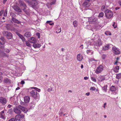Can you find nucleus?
I'll list each match as a JSON object with an SVG mask.
<instances>
[{"label": "nucleus", "instance_id": "f257e3e1", "mask_svg": "<svg viewBox=\"0 0 121 121\" xmlns=\"http://www.w3.org/2000/svg\"><path fill=\"white\" fill-rule=\"evenodd\" d=\"M21 110L24 113H26L28 111L27 109L19 105L17 106L13 109L14 112L17 114H20L21 112Z\"/></svg>", "mask_w": 121, "mask_h": 121}, {"label": "nucleus", "instance_id": "f03ea898", "mask_svg": "<svg viewBox=\"0 0 121 121\" xmlns=\"http://www.w3.org/2000/svg\"><path fill=\"white\" fill-rule=\"evenodd\" d=\"M104 13L105 14V16L108 19L111 18L113 15V13L112 12L108 9L105 11Z\"/></svg>", "mask_w": 121, "mask_h": 121}, {"label": "nucleus", "instance_id": "7ed1b4c3", "mask_svg": "<svg viewBox=\"0 0 121 121\" xmlns=\"http://www.w3.org/2000/svg\"><path fill=\"white\" fill-rule=\"evenodd\" d=\"M30 95L31 96L35 98H37L39 97V95L35 90H33L30 92Z\"/></svg>", "mask_w": 121, "mask_h": 121}, {"label": "nucleus", "instance_id": "20e7f679", "mask_svg": "<svg viewBox=\"0 0 121 121\" xmlns=\"http://www.w3.org/2000/svg\"><path fill=\"white\" fill-rule=\"evenodd\" d=\"M103 43L101 40L100 39H99L97 40L95 42L93 43V45L95 47V48L96 47L97 48L98 47H99Z\"/></svg>", "mask_w": 121, "mask_h": 121}, {"label": "nucleus", "instance_id": "39448f33", "mask_svg": "<svg viewBox=\"0 0 121 121\" xmlns=\"http://www.w3.org/2000/svg\"><path fill=\"white\" fill-rule=\"evenodd\" d=\"M3 34L4 36H6L7 38L8 39H11L12 37V35L11 33L6 31H4Z\"/></svg>", "mask_w": 121, "mask_h": 121}, {"label": "nucleus", "instance_id": "423d86ee", "mask_svg": "<svg viewBox=\"0 0 121 121\" xmlns=\"http://www.w3.org/2000/svg\"><path fill=\"white\" fill-rule=\"evenodd\" d=\"M103 66L102 65H100L95 71V73L97 74L100 73L103 70Z\"/></svg>", "mask_w": 121, "mask_h": 121}, {"label": "nucleus", "instance_id": "0eeeda50", "mask_svg": "<svg viewBox=\"0 0 121 121\" xmlns=\"http://www.w3.org/2000/svg\"><path fill=\"white\" fill-rule=\"evenodd\" d=\"M97 18L94 17H91L89 18L88 19L89 21L91 23L94 24L97 22Z\"/></svg>", "mask_w": 121, "mask_h": 121}, {"label": "nucleus", "instance_id": "6e6552de", "mask_svg": "<svg viewBox=\"0 0 121 121\" xmlns=\"http://www.w3.org/2000/svg\"><path fill=\"white\" fill-rule=\"evenodd\" d=\"M5 40L3 37L0 38V48H4V43Z\"/></svg>", "mask_w": 121, "mask_h": 121}, {"label": "nucleus", "instance_id": "1a4fd4ad", "mask_svg": "<svg viewBox=\"0 0 121 121\" xmlns=\"http://www.w3.org/2000/svg\"><path fill=\"white\" fill-rule=\"evenodd\" d=\"M19 4L21 6H22L24 9L23 10L25 11V10L26 8V4L22 0H20L19 1Z\"/></svg>", "mask_w": 121, "mask_h": 121}, {"label": "nucleus", "instance_id": "9d476101", "mask_svg": "<svg viewBox=\"0 0 121 121\" xmlns=\"http://www.w3.org/2000/svg\"><path fill=\"white\" fill-rule=\"evenodd\" d=\"M24 115L23 114H19L16 116L15 118L18 120H22L24 117Z\"/></svg>", "mask_w": 121, "mask_h": 121}, {"label": "nucleus", "instance_id": "9b49d317", "mask_svg": "<svg viewBox=\"0 0 121 121\" xmlns=\"http://www.w3.org/2000/svg\"><path fill=\"white\" fill-rule=\"evenodd\" d=\"M12 8L15 11L19 12H21L22 11L19 7L16 5H14L13 6H12Z\"/></svg>", "mask_w": 121, "mask_h": 121}, {"label": "nucleus", "instance_id": "f8f14e48", "mask_svg": "<svg viewBox=\"0 0 121 121\" xmlns=\"http://www.w3.org/2000/svg\"><path fill=\"white\" fill-rule=\"evenodd\" d=\"M112 50L113 52L116 54H119L120 53V52L118 49L115 46L112 47Z\"/></svg>", "mask_w": 121, "mask_h": 121}, {"label": "nucleus", "instance_id": "ddd939ff", "mask_svg": "<svg viewBox=\"0 0 121 121\" xmlns=\"http://www.w3.org/2000/svg\"><path fill=\"white\" fill-rule=\"evenodd\" d=\"M7 103V100L6 99L2 97L0 98V103L3 105H5Z\"/></svg>", "mask_w": 121, "mask_h": 121}, {"label": "nucleus", "instance_id": "4468645a", "mask_svg": "<svg viewBox=\"0 0 121 121\" xmlns=\"http://www.w3.org/2000/svg\"><path fill=\"white\" fill-rule=\"evenodd\" d=\"M90 0H86L83 4V6L86 7H88L90 5Z\"/></svg>", "mask_w": 121, "mask_h": 121}, {"label": "nucleus", "instance_id": "2eb2a0df", "mask_svg": "<svg viewBox=\"0 0 121 121\" xmlns=\"http://www.w3.org/2000/svg\"><path fill=\"white\" fill-rule=\"evenodd\" d=\"M38 4V2L36 0H31L30 5L32 6H35L37 5Z\"/></svg>", "mask_w": 121, "mask_h": 121}, {"label": "nucleus", "instance_id": "dca6fc26", "mask_svg": "<svg viewBox=\"0 0 121 121\" xmlns=\"http://www.w3.org/2000/svg\"><path fill=\"white\" fill-rule=\"evenodd\" d=\"M24 100L25 102L26 103H28L29 102L30 100V98L28 96H26L24 97Z\"/></svg>", "mask_w": 121, "mask_h": 121}, {"label": "nucleus", "instance_id": "f3484780", "mask_svg": "<svg viewBox=\"0 0 121 121\" xmlns=\"http://www.w3.org/2000/svg\"><path fill=\"white\" fill-rule=\"evenodd\" d=\"M77 58L78 61H80L83 59V56L81 54H79L77 55Z\"/></svg>", "mask_w": 121, "mask_h": 121}, {"label": "nucleus", "instance_id": "a211bd4d", "mask_svg": "<svg viewBox=\"0 0 121 121\" xmlns=\"http://www.w3.org/2000/svg\"><path fill=\"white\" fill-rule=\"evenodd\" d=\"M98 81L99 82H101L105 80L104 77L103 76H100L98 78Z\"/></svg>", "mask_w": 121, "mask_h": 121}, {"label": "nucleus", "instance_id": "6ab92c4d", "mask_svg": "<svg viewBox=\"0 0 121 121\" xmlns=\"http://www.w3.org/2000/svg\"><path fill=\"white\" fill-rule=\"evenodd\" d=\"M24 35L27 37H29L31 36V34L30 32H27L24 34Z\"/></svg>", "mask_w": 121, "mask_h": 121}, {"label": "nucleus", "instance_id": "aec40b11", "mask_svg": "<svg viewBox=\"0 0 121 121\" xmlns=\"http://www.w3.org/2000/svg\"><path fill=\"white\" fill-rule=\"evenodd\" d=\"M110 48L109 44H108L107 45L103 46V50L105 51L108 50Z\"/></svg>", "mask_w": 121, "mask_h": 121}, {"label": "nucleus", "instance_id": "412c9836", "mask_svg": "<svg viewBox=\"0 0 121 121\" xmlns=\"http://www.w3.org/2000/svg\"><path fill=\"white\" fill-rule=\"evenodd\" d=\"M12 20L14 22L17 24H19L21 23L20 21H18L15 18H12Z\"/></svg>", "mask_w": 121, "mask_h": 121}, {"label": "nucleus", "instance_id": "4be33fe9", "mask_svg": "<svg viewBox=\"0 0 121 121\" xmlns=\"http://www.w3.org/2000/svg\"><path fill=\"white\" fill-rule=\"evenodd\" d=\"M4 111H3L0 112V117L4 119H5V117L4 115Z\"/></svg>", "mask_w": 121, "mask_h": 121}, {"label": "nucleus", "instance_id": "5701e85b", "mask_svg": "<svg viewBox=\"0 0 121 121\" xmlns=\"http://www.w3.org/2000/svg\"><path fill=\"white\" fill-rule=\"evenodd\" d=\"M41 46V45L40 44L35 43H34L33 45V46L35 48H39Z\"/></svg>", "mask_w": 121, "mask_h": 121}, {"label": "nucleus", "instance_id": "b1692460", "mask_svg": "<svg viewBox=\"0 0 121 121\" xmlns=\"http://www.w3.org/2000/svg\"><path fill=\"white\" fill-rule=\"evenodd\" d=\"M17 35L23 41H26V39L23 36L19 33H18Z\"/></svg>", "mask_w": 121, "mask_h": 121}, {"label": "nucleus", "instance_id": "393cba45", "mask_svg": "<svg viewBox=\"0 0 121 121\" xmlns=\"http://www.w3.org/2000/svg\"><path fill=\"white\" fill-rule=\"evenodd\" d=\"M29 41L31 43H35L36 42V39L34 37H31Z\"/></svg>", "mask_w": 121, "mask_h": 121}, {"label": "nucleus", "instance_id": "a878e982", "mask_svg": "<svg viewBox=\"0 0 121 121\" xmlns=\"http://www.w3.org/2000/svg\"><path fill=\"white\" fill-rule=\"evenodd\" d=\"M119 69V67L118 66H116L113 69V71L116 73H117L118 72Z\"/></svg>", "mask_w": 121, "mask_h": 121}, {"label": "nucleus", "instance_id": "bb28decb", "mask_svg": "<svg viewBox=\"0 0 121 121\" xmlns=\"http://www.w3.org/2000/svg\"><path fill=\"white\" fill-rule=\"evenodd\" d=\"M110 89L112 91H115L116 90V88L115 86H112L110 87Z\"/></svg>", "mask_w": 121, "mask_h": 121}, {"label": "nucleus", "instance_id": "cd10ccee", "mask_svg": "<svg viewBox=\"0 0 121 121\" xmlns=\"http://www.w3.org/2000/svg\"><path fill=\"white\" fill-rule=\"evenodd\" d=\"M4 81L5 83H10V80L7 78L4 79Z\"/></svg>", "mask_w": 121, "mask_h": 121}, {"label": "nucleus", "instance_id": "c85d7f7f", "mask_svg": "<svg viewBox=\"0 0 121 121\" xmlns=\"http://www.w3.org/2000/svg\"><path fill=\"white\" fill-rule=\"evenodd\" d=\"M10 16L12 17V18H15L16 17V15L14 13L12 12L10 14Z\"/></svg>", "mask_w": 121, "mask_h": 121}, {"label": "nucleus", "instance_id": "c756f323", "mask_svg": "<svg viewBox=\"0 0 121 121\" xmlns=\"http://www.w3.org/2000/svg\"><path fill=\"white\" fill-rule=\"evenodd\" d=\"M117 75L116 78L118 79H119L121 78V73H119L116 74Z\"/></svg>", "mask_w": 121, "mask_h": 121}, {"label": "nucleus", "instance_id": "7c9ffc66", "mask_svg": "<svg viewBox=\"0 0 121 121\" xmlns=\"http://www.w3.org/2000/svg\"><path fill=\"white\" fill-rule=\"evenodd\" d=\"M1 55L3 56L7 57L8 56V55L7 54H6L4 52H2L1 54Z\"/></svg>", "mask_w": 121, "mask_h": 121}, {"label": "nucleus", "instance_id": "2f4dec72", "mask_svg": "<svg viewBox=\"0 0 121 121\" xmlns=\"http://www.w3.org/2000/svg\"><path fill=\"white\" fill-rule=\"evenodd\" d=\"M73 24L74 26L75 27H77L78 25L77 22L76 21H75L73 22Z\"/></svg>", "mask_w": 121, "mask_h": 121}, {"label": "nucleus", "instance_id": "473e14b6", "mask_svg": "<svg viewBox=\"0 0 121 121\" xmlns=\"http://www.w3.org/2000/svg\"><path fill=\"white\" fill-rule=\"evenodd\" d=\"M107 85H106L104 86L103 87H102L103 90L105 92L107 91Z\"/></svg>", "mask_w": 121, "mask_h": 121}, {"label": "nucleus", "instance_id": "72a5a7b5", "mask_svg": "<svg viewBox=\"0 0 121 121\" xmlns=\"http://www.w3.org/2000/svg\"><path fill=\"white\" fill-rule=\"evenodd\" d=\"M2 51L4 52H6L7 53H9V50L8 49H7L6 50L4 48H2Z\"/></svg>", "mask_w": 121, "mask_h": 121}, {"label": "nucleus", "instance_id": "f704fd0d", "mask_svg": "<svg viewBox=\"0 0 121 121\" xmlns=\"http://www.w3.org/2000/svg\"><path fill=\"white\" fill-rule=\"evenodd\" d=\"M104 16V13L103 12L100 13L98 15L99 17H103Z\"/></svg>", "mask_w": 121, "mask_h": 121}, {"label": "nucleus", "instance_id": "c9c22d12", "mask_svg": "<svg viewBox=\"0 0 121 121\" xmlns=\"http://www.w3.org/2000/svg\"><path fill=\"white\" fill-rule=\"evenodd\" d=\"M26 42V45L29 47H30L31 46V44L29 42L27 41H25Z\"/></svg>", "mask_w": 121, "mask_h": 121}, {"label": "nucleus", "instance_id": "e433bc0d", "mask_svg": "<svg viewBox=\"0 0 121 121\" xmlns=\"http://www.w3.org/2000/svg\"><path fill=\"white\" fill-rule=\"evenodd\" d=\"M7 10L6 9L5 10L4 13V17H6L7 15Z\"/></svg>", "mask_w": 121, "mask_h": 121}, {"label": "nucleus", "instance_id": "4c0bfd02", "mask_svg": "<svg viewBox=\"0 0 121 121\" xmlns=\"http://www.w3.org/2000/svg\"><path fill=\"white\" fill-rule=\"evenodd\" d=\"M52 2L50 4L51 5L55 4L56 2V0H51Z\"/></svg>", "mask_w": 121, "mask_h": 121}, {"label": "nucleus", "instance_id": "58836bf2", "mask_svg": "<svg viewBox=\"0 0 121 121\" xmlns=\"http://www.w3.org/2000/svg\"><path fill=\"white\" fill-rule=\"evenodd\" d=\"M91 79L92 81L94 82H96V80L95 78L94 77H91Z\"/></svg>", "mask_w": 121, "mask_h": 121}, {"label": "nucleus", "instance_id": "ea45409f", "mask_svg": "<svg viewBox=\"0 0 121 121\" xmlns=\"http://www.w3.org/2000/svg\"><path fill=\"white\" fill-rule=\"evenodd\" d=\"M17 119L15 118L14 119V118H11L9 120V121H17Z\"/></svg>", "mask_w": 121, "mask_h": 121}, {"label": "nucleus", "instance_id": "a19ab883", "mask_svg": "<svg viewBox=\"0 0 121 121\" xmlns=\"http://www.w3.org/2000/svg\"><path fill=\"white\" fill-rule=\"evenodd\" d=\"M13 24H12V26H14L15 27H18V26L17 24H15V23H13V22L11 21V22Z\"/></svg>", "mask_w": 121, "mask_h": 121}, {"label": "nucleus", "instance_id": "79ce46f5", "mask_svg": "<svg viewBox=\"0 0 121 121\" xmlns=\"http://www.w3.org/2000/svg\"><path fill=\"white\" fill-rule=\"evenodd\" d=\"M92 52V50L90 49L87 50L86 51V53L88 54H90V53L91 52Z\"/></svg>", "mask_w": 121, "mask_h": 121}, {"label": "nucleus", "instance_id": "37998d69", "mask_svg": "<svg viewBox=\"0 0 121 121\" xmlns=\"http://www.w3.org/2000/svg\"><path fill=\"white\" fill-rule=\"evenodd\" d=\"M105 34L107 35H111V33L109 32L108 31L105 32Z\"/></svg>", "mask_w": 121, "mask_h": 121}, {"label": "nucleus", "instance_id": "c03bdc74", "mask_svg": "<svg viewBox=\"0 0 121 121\" xmlns=\"http://www.w3.org/2000/svg\"><path fill=\"white\" fill-rule=\"evenodd\" d=\"M24 0L30 5L31 1L30 0Z\"/></svg>", "mask_w": 121, "mask_h": 121}, {"label": "nucleus", "instance_id": "a18cd8bd", "mask_svg": "<svg viewBox=\"0 0 121 121\" xmlns=\"http://www.w3.org/2000/svg\"><path fill=\"white\" fill-rule=\"evenodd\" d=\"M52 22V21H47L46 22V23H49V24L51 25H52L54 24V23H50V22Z\"/></svg>", "mask_w": 121, "mask_h": 121}, {"label": "nucleus", "instance_id": "49530a36", "mask_svg": "<svg viewBox=\"0 0 121 121\" xmlns=\"http://www.w3.org/2000/svg\"><path fill=\"white\" fill-rule=\"evenodd\" d=\"M95 88L94 87H91L90 88V90L92 91H95Z\"/></svg>", "mask_w": 121, "mask_h": 121}, {"label": "nucleus", "instance_id": "de8ad7c7", "mask_svg": "<svg viewBox=\"0 0 121 121\" xmlns=\"http://www.w3.org/2000/svg\"><path fill=\"white\" fill-rule=\"evenodd\" d=\"M52 88L51 87V88L48 89L47 90V91L49 92L51 91L52 90Z\"/></svg>", "mask_w": 121, "mask_h": 121}, {"label": "nucleus", "instance_id": "09e8293b", "mask_svg": "<svg viewBox=\"0 0 121 121\" xmlns=\"http://www.w3.org/2000/svg\"><path fill=\"white\" fill-rule=\"evenodd\" d=\"M4 10H2L0 12V16H1L3 13Z\"/></svg>", "mask_w": 121, "mask_h": 121}, {"label": "nucleus", "instance_id": "8fccbe9b", "mask_svg": "<svg viewBox=\"0 0 121 121\" xmlns=\"http://www.w3.org/2000/svg\"><path fill=\"white\" fill-rule=\"evenodd\" d=\"M105 6L104 5H103L101 7V10H104V9H105Z\"/></svg>", "mask_w": 121, "mask_h": 121}, {"label": "nucleus", "instance_id": "3c124183", "mask_svg": "<svg viewBox=\"0 0 121 121\" xmlns=\"http://www.w3.org/2000/svg\"><path fill=\"white\" fill-rule=\"evenodd\" d=\"M115 22H114L113 23V24L112 25V26L114 27V28H115L116 27V26H115Z\"/></svg>", "mask_w": 121, "mask_h": 121}, {"label": "nucleus", "instance_id": "603ef678", "mask_svg": "<svg viewBox=\"0 0 121 121\" xmlns=\"http://www.w3.org/2000/svg\"><path fill=\"white\" fill-rule=\"evenodd\" d=\"M106 57V55L104 54H103L102 55V57L103 59H104Z\"/></svg>", "mask_w": 121, "mask_h": 121}, {"label": "nucleus", "instance_id": "864d4df0", "mask_svg": "<svg viewBox=\"0 0 121 121\" xmlns=\"http://www.w3.org/2000/svg\"><path fill=\"white\" fill-rule=\"evenodd\" d=\"M61 31V28L60 29H59L58 30H57V31H56L57 32H58V33H60Z\"/></svg>", "mask_w": 121, "mask_h": 121}, {"label": "nucleus", "instance_id": "5fc2aeb1", "mask_svg": "<svg viewBox=\"0 0 121 121\" xmlns=\"http://www.w3.org/2000/svg\"><path fill=\"white\" fill-rule=\"evenodd\" d=\"M2 51V48H0V54L1 55L3 51Z\"/></svg>", "mask_w": 121, "mask_h": 121}, {"label": "nucleus", "instance_id": "6e6d98bb", "mask_svg": "<svg viewBox=\"0 0 121 121\" xmlns=\"http://www.w3.org/2000/svg\"><path fill=\"white\" fill-rule=\"evenodd\" d=\"M25 83V82L23 80H22L21 81V84H24Z\"/></svg>", "mask_w": 121, "mask_h": 121}, {"label": "nucleus", "instance_id": "4d7b16f0", "mask_svg": "<svg viewBox=\"0 0 121 121\" xmlns=\"http://www.w3.org/2000/svg\"><path fill=\"white\" fill-rule=\"evenodd\" d=\"M0 82H1L2 79L3 78L2 76H1L0 77Z\"/></svg>", "mask_w": 121, "mask_h": 121}, {"label": "nucleus", "instance_id": "13d9d810", "mask_svg": "<svg viewBox=\"0 0 121 121\" xmlns=\"http://www.w3.org/2000/svg\"><path fill=\"white\" fill-rule=\"evenodd\" d=\"M118 3L119 4L120 6H121V1H118Z\"/></svg>", "mask_w": 121, "mask_h": 121}, {"label": "nucleus", "instance_id": "bf43d9fd", "mask_svg": "<svg viewBox=\"0 0 121 121\" xmlns=\"http://www.w3.org/2000/svg\"><path fill=\"white\" fill-rule=\"evenodd\" d=\"M12 105H10V104H9L8 106V107L9 108H10L12 106Z\"/></svg>", "mask_w": 121, "mask_h": 121}, {"label": "nucleus", "instance_id": "052dcab7", "mask_svg": "<svg viewBox=\"0 0 121 121\" xmlns=\"http://www.w3.org/2000/svg\"><path fill=\"white\" fill-rule=\"evenodd\" d=\"M90 61H97V60H95L94 59H93L92 58V59H91L90 60Z\"/></svg>", "mask_w": 121, "mask_h": 121}, {"label": "nucleus", "instance_id": "680f3d73", "mask_svg": "<svg viewBox=\"0 0 121 121\" xmlns=\"http://www.w3.org/2000/svg\"><path fill=\"white\" fill-rule=\"evenodd\" d=\"M88 78L87 77H85L84 78V79L85 80H86L88 79Z\"/></svg>", "mask_w": 121, "mask_h": 121}, {"label": "nucleus", "instance_id": "e2e57ef3", "mask_svg": "<svg viewBox=\"0 0 121 121\" xmlns=\"http://www.w3.org/2000/svg\"><path fill=\"white\" fill-rule=\"evenodd\" d=\"M33 88H34V89H35V90L37 91V89H38L37 87H34Z\"/></svg>", "mask_w": 121, "mask_h": 121}, {"label": "nucleus", "instance_id": "0e129e2a", "mask_svg": "<svg viewBox=\"0 0 121 121\" xmlns=\"http://www.w3.org/2000/svg\"><path fill=\"white\" fill-rule=\"evenodd\" d=\"M86 94L87 96H88L89 95H90V93L89 92H88L87 93H86Z\"/></svg>", "mask_w": 121, "mask_h": 121}, {"label": "nucleus", "instance_id": "69168bd1", "mask_svg": "<svg viewBox=\"0 0 121 121\" xmlns=\"http://www.w3.org/2000/svg\"><path fill=\"white\" fill-rule=\"evenodd\" d=\"M7 0H4L3 3L4 4H5L6 3V1Z\"/></svg>", "mask_w": 121, "mask_h": 121}, {"label": "nucleus", "instance_id": "338daca9", "mask_svg": "<svg viewBox=\"0 0 121 121\" xmlns=\"http://www.w3.org/2000/svg\"><path fill=\"white\" fill-rule=\"evenodd\" d=\"M119 81L116 80L115 81V83L116 84H118V83Z\"/></svg>", "mask_w": 121, "mask_h": 121}, {"label": "nucleus", "instance_id": "774afa93", "mask_svg": "<svg viewBox=\"0 0 121 121\" xmlns=\"http://www.w3.org/2000/svg\"><path fill=\"white\" fill-rule=\"evenodd\" d=\"M40 90H41L40 89H37V91L38 92H39L40 91Z\"/></svg>", "mask_w": 121, "mask_h": 121}]
</instances>
